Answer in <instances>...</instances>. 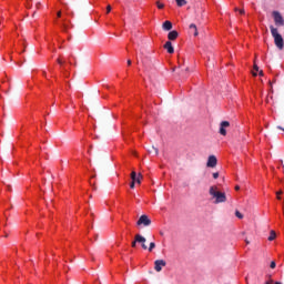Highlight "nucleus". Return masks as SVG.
Instances as JSON below:
<instances>
[{
  "instance_id": "nucleus-7",
  "label": "nucleus",
  "mask_w": 284,
  "mask_h": 284,
  "mask_svg": "<svg viewBox=\"0 0 284 284\" xmlns=\"http://www.w3.org/2000/svg\"><path fill=\"white\" fill-rule=\"evenodd\" d=\"M131 180L135 183H138V185H141V181L143 180V175L141 173H139L136 175V173L134 171L131 172Z\"/></svg>"
},
{
  "instance_id": "nucleus-35",
  "label": "nucleus",
  "mask_w": 284,
  "mask_h": 284,
  "mask_svg": "<svg viewBox=\"0 0 284 284\" xmlns=\"http://www.w3.org/2000/svg\"><path fill=\"white\" fill-rule=\"evenodd\" d=\"M258 74H260V77H263V70H261Z\"/></svg>"
},
{
  "instance_id": "nucleus-38",
  "label": "nucleus",
  "mask_w": 284,
  "mask_h": 284,
  "mask_svg": "<svg viewBox=\"0 0 284 284\" xmlns=\"http://www.w3.org/2000/svg\"><path fill=\"white\" fill-rule=\"evenodd\" d=\"M253 77H257V73H256V72H253Z\"/></svg>"
},
{
  "instance_id": "nucleus-13",
  "label": "nucleus",
  "mask_w": 284,
  "mask_h": 284,
  "mask_svg": "<svg viewBox=\"0 0 284 284\" xmlns=\"http://www.w3.org/2000/svg\"><path fill=\"white\" fill-rule=\"evenodd\" d=\"M162 28H163V30L170 31V30H172V23L170 21H165L162 24Z\"/></svg>"
},
{
  "instance_id": "nucleus-36",
  "label": "nucleus",
  "mask_w": 284,
  "mask_h": 284,
  "mask_svg": "<svg viewBox=\"0 0 284 284\" xmlns=\"http://www.w3.org/2000/svg\"><path fill=\"white\" fill-rule=\"evenodd\" d=\"M246 245H250V241L245 240Z\"/></svg>"
},
{
  "instance_id": "nucleus-15",
  "label": "nucleus",
  "mask_w": 284,
  "mask_h": 284,
  "mask_svg": "<svg viewBox=\"0 0 284 284\" xmlns=\"http://www.w3.org/2000/svg\"><path fill=\"white\" fill-rule=\"evenodd\" d=\"M274 239H276V232L271 231L270 236H268V241H274Z\"/></svg>"
},
{
  "instance_id": "nucleus-1",
  "label": "nucleus",
  "mask_w": 284,
  "mask_h": 284,
  "mask_svg": "<svg viewBox=\"0 0 284 284\" xmlns=\"http://www.w3.org/2000/svg\"><path fill=\"white\" fill-rule=\"evenodd\" d=\"M209 194L215 199L214 203L219 205V203H225L227 201V196L225 193L217 191L216 186H211L209 190Z\"/></svg>"
},
{
  "instance_id": "nucleus-12",
  "label": "nucleus",
  "mask_w": 284,
  "mask_h": 284,
  "mask_svg": "<svg viewBox=\"0 0 284 284\" xmlns=\"http://www.w3.org/2000/svg\"><path fill=\"white\" fill-rule=\"evenodd\" d=\"M189 30H190L191 34L199 37V28H196V26L194 23H191L189 26Z\"/></svg>"
},
{
  "instance_id": "nucleus-39",
  "label": "nucleus",
  "mask_w": 284,
  "mask_h": 284,
  "mask_svg": "<svg viewBox=\"0 0 284 284\" xmlns=\"http://www.w3.org/2000/svg\"><path fill=\"white\" fill-rule=\"evenodd\" d=\"M71 17H74V12H71Z\"/></svg>"
},
{
  "instance_id": "nucleus-32",
  "label": "nucleus",
  "mask_w": 284,
  "mask_h": 284,
  "mask_svg": "<svg viewBox=\"0 0 284 284\" xmlns=\"http://www.w3.org/2000/svg\"><path fill=\"white\" fill-rule=\"evenodd\" d=\"M57 17L61 18V11H58Z\"/></svg>"
},
{
  "instance_id": "nucleus-4",
  "label": "nucleus",
  "mask_w": 284,
  "mask_h": 284,
  "mask_svg": "<svg viewBox=\"0 0 284 284\" xmlns=\"http://www.w3.org/2000/svg\"><path fill=\"white\" fill-rule=\"evenodd\" d=\"M272 17L274 19L275 26H277V27H283L284 26V19H283V16L281 14V12L273 11Z\"/></svg>"
},
{
  "instance_id": "nucleus-34",
  "label": "nucleus",
  "mask_w": 284,
  "mask_h": 284,
  "mask_svg": "<svg viewBox=\"0 0 284 284\" xmlns=\"http://www.w3.org/2000/svg\"><path fill=\"white\" fill-rule=\"evenodd\" d=\"M235 190H236V191L241 190V186L236 185V186H235Z\"/></svg>"
},
{
  "instance_id": "nucleus-6",
  "label": "nucleus",
  "mask_w": 284,
  "mask_h": 284,
  "mask_svg": "<svg viewBox=\"0 0 284 284\" xmlns=\"http://www.w3.org/2000/svg\"><path fill=\"white\" fill-rule=\"evenodd\" d=\"M226 128H230V122L229 121H222L221 124H220V134L222 136L227 135V130H225Z\"/></svg>"
},
{
  "instance_id": "nucleus-40",
  "label": "nucleus",
  "mask_w": 284,
  "mask_h": 284,
  "mask_svg": "<svg viewBox=\"0 0 284 284\" xmlns=\"http://www.w3.org/2000/svg\"><path fill=\"white\" fill-rule=\"evenodd\" d=\"M275 284H282L281 282H275Z\"/></svg>"
},
{
  "instance_id": "nucleus-17",
  "label": "nucleus",
  "mask_w": 284,
  "mask_h": 284,
  "mask_svg": "<svg viewBox=\"0 0 284 284\" xmlns=\"http://www.w3.org/2000/svg\"><path fill=\"white\" fill-rule=\"evenodd\" d=\"M235 216H236L237 219H243V214H242L241 211H235Z\"/></svg>"
},
{
  "instance_id": "nucleus-42",
  "label": "nucleus",
  "mask_w": 284,
  "mask_h": 284,
  "mask_svg": "<svg viewBox=\"0 0 284 284\" xmlns=\"http://www.w3.org/2000/svg\"><path fill=\"white\" fill-rule=\"evenodd\" d=\"M4 236H6V239H8V234H6Z\"/></svg>"
},
{
  "instance_id": "nucleus-37",
  "label": "nucleus",
  "mask_w": 284,
  "mask_h": 284,
  "mask_svg": "<svg viewBox=\"0 0 284 284\" xmlns=\"http://www.w3.org/2000/svg\"><path fill=\"white\" fill-rule=\"evenodd\" d=\"M185 72H190V68H186V69H185Z\"/></svg>"
},
{
  "instance_id": "nucleus-24",
  "label": "nucleus",
  "mask_w": 284,
  "mask_h": 284,
  "mask_svg": "<svg viewBox=\"0 0 284 284\" xmlns=\"http://www.w3.org/2000/svg\"><path fill=\"white\" fill-rule=\"evenodd\" d=\"M139 242H136V239L131 243V247H136V244H138Z\"/></svg>"
},
{
  "instance_id": "nucleus-27",
  "label": "nucleus",
  "mask_w": 284,
  "mask_h": 284,
  "mask_svg": "<svg viewBox=\"0 0 284 284\" xmlns=\"http://www.w3.org/2000/svg\"><path fill=\"white\" fill-rule=\"evenodd\" d=\"M253 70H255V72H258V65L254 64Z\"/></svg>"
},
{
  "instance_id": "nucleus-20",
  "label": "nucleus",
  "mask_w": 284,
  "mask_h": 284,
  "mask_svg": "<svg viewBox=\"0 0 284 284\" xmlns=\"http://www.w3.org/2000/svg\"><path fill=\"white\" fill-rule=\"evenodd\" d=\"M151 150H153V152H155V155L159 156V149L156 146H152Z\"/></svg>"
},
{
  "instance_id": "nucleus-28",
  "label": "nucleus",
  "mask_w": 284,
  "mask_h": 284,
  "mask_svg": "<svg viewBox=\"0 0 284 284\" xmlns=\"http://www.w3.org/2000/svg\"><path fill=\"white\" fill-rule=\"evenodd\" d=\"M213 179H219V172L213 173Z\"/></svg>"
},
{
  "instance_id": "nucleus-5",
  "label": "nucleus",
  "mask_w": 284,
  "mask_h": 284,
  "mask_svg": "<svg viewBox=\"0 0 284 284\" xmlns=\"http://www.w3.org/2000/svg\"><path fill=\"white\" fill-rule=\"evenodd\" d=\"M165 265H168V262H165V260H156L154 262L155 272H161L163 267H165Z\"/></svg>"
},
{
  "instance_id": "nucleus-45",
  "label": "nucleus",
  "mask_w": 284,
  "mask_h": 284,
  "mask_svg": "<svg viewBox=\"0 0 284 284\" xmlns=\"http://www.w3.org/2000/svg\"><path fill=\"white\" fill-rule=\"evenodd\" d=\"M8 190H10V185L8 186Z\"/></svg>"
},
{
  "instance_id": "nucleus-23",
  "label": "nucleus",
  "mask_w": 284,
  "mask_h": 284,
  "mask_svg": "<svg viewBox=\"0 0 284 284\" xmlns=\"http://www.w3.org/2000/svg\"><path fill=\"white\" fill-rule=\"evenodd\" d=\"M57 62L59 63V65H63V63H64L63 60H61V58H58Z\"/></svg>"
},
{
  "instance_id": "nucleus-2",
  "label": "nucleus",
  "mask_w": 284,
  "mask_h": 284,
  "mask_svg": "<svg viewBox=\"0 0 284 284\" xmlns=\"http://www.w3.org/2000/svg\"><path fill=\"white\" fill-rule=\"evenodd\" d=\"M270 30H271V34L274 39V43H275L276 48L278 50H283V48H284L283 36H281V33H278V29H276L274 26H271Z\"/></svg>"
},
{
  "instance_id": "nucleus-14",
  "label": "nucleus",
  "mask_w": 284,
  "mask_h": 284,
  "mask_svg": "<svg viewBox=\"0 0 284 284\" xmlns=\"http://www.w3.org/2000/svg\"><path fill=\"white\" fill-rule=\"evenodd\" d=\"M175 2L179 8H183V6H187V0H175Z\"/></svg>"
},
{
  "instance_id": "nucleus-11",
  "label": "nucleus",
  "mask_w": 284,
  "mask_h": 284,
  "mask_svg": "<svg viewBox=\"0 0 284 284\" xmlns=\"http://www.w3.org/2000/svg\"><path fill=\"white\" fill-rule=\"evenodd\" d=\"M168 39H169V41H176V39H179V31L173 30V31L169 32Z\"/></svg>"
},
{
  "instance_id": "nucleus-44",
  "label": "nucleus",
  "mask_w": 284,
  "mask_h": 284,
  "mask_svg": "<svg viewBox=\"0 0 284 284\" xmlns=\"http://www.w3.org/2000/svg\"><path fill=\"white\" fill-rule=\"evenodd\" d=\"M149 152H151V153H152V150H149Z\"/></svg>"
},
{
  "instance_id": "nucleus-3",
  "label": "nucleus",
  "mask_w": 284,
  "mask_h": 284,
  "mask_svg": "<svg viewBox=\"0 0 284 284\" xmlns=\"http://www.w3.org/2000/svg\"><path fill=\"white\" fill-rule=\"evenodd\" d=\"M138 227H150L152 220L148 215H141L136 222Z\"/></svg>"
},
{
  "instance_id": "nucleus-21",
  "label": "nucleus",
  "mask_w": 284,
  "mask_h": 284,
  "mask_svg": "<svg viewBox=\"0 0 284 284\" xmlns=\"http://www.w3.org/2000/svg\"><path fill=\"white\" fill-rule=\"evenodd\" d=\"M110 12H112V6L109 4V6L106 7V14H110Z\"/></svg>"
},
{
  "instance_id": "nucleus-43",
  "label": "nucleus",
  "mask_w": 284,
  "mask_h": 284,
  "mask_svg": "<svg viewBox=\"0 0 284 284\" xmlns=\"http://www.w3.org/2000/svg\"><path fill=\"white\" fill-rule=\"evenodd\" d=\"M43 75L45 77V72H43Z\"/></svg>"
},
{
  "instance_id": "nucleus-8",
  "label": "nucleus",
  "mask_w": 284,
  "mask_h": 284,
  "mask_svg": "<svg viewBox=\"0 0 284 284\" xmlns=\"http://www.w3.org/2000/svg\"><path fill=\"white\" fill-rule=\"evenodd\" d=\"M146 241H148V240H146L143 235H141V234H136V235H135V242L142 244V250H148V245H145V242H146Z\"/></svg>"
},
{
  "instance_id": "nucleus-10",
  "label": "nucleus",
  "mask_w": 284,
  "mask_h": 284,
  "mask_svg": "<svg viewBox=\"0 0 284 284\" xmlns=\"http://www.w3.org/2000/svg\"><path fill=\"white\" fill-rule=\"evenodd\" d=\"M164 50H166L169 54H174V47L172 45V41L165 42Z\"/></svg>"
},
{
  "instance_id": "nucleus-30",
  "label": "nucleus",
  "mask_w": 284,
  "mask_h": 284,
  "mask_svg": "<svg viewBox=\"0 0 284 284\" xmlns=\"http://www.w3.org/2000/svg\"><path fill=\"white\" fill-rule=\"evenodd\" d=\"M128 65H132V60L126 61Z\"/></svg>"
},
{
  "instance_id": "nucleus-22",
  "label": "nucleus",
  "mask_w": 284,
  "mask_h": 284,
  "mask_svg": "<svg viewBox=\"0 0 284 284\" xmlns=\"http://www.w3.org/2000/svg\"><path fill=\"white\" fill-rule=\"evenodd\" d=\"M281 194H283V191H277L276 192V196H277L278 201H281Z\"/></svg>"
},
{
  "instance_id": "nucleus-18",
  "label": "nucleus",
  "mask_w": 284,
  "mask_h": 284,
  "mask_svg": "<svg viewBox=\"0 0 284 284\" xmlns=\"http://www.w3.org/2000/svg\"><path fill=\"white\" fill-rule=\"evenodd\" d=\"M156 6L159 8V10H163V8H165V4L161 3V2H156Z\"/></svg>"
},
{
  "instance_id": "nucleus-19",
  "label": "nucleus",
  "mask_w": 284,
  "mask_h": 284,
  "mask_svg": "<svg viewBox=\"0 0 284 284\" xmlns=\"http://www.w3.org/2000/svg\"><path fill=\"white\" fill-rule=\"evenodd\" d=\"M234 10L235 12H240V14H245V9L235 8Z\"/></svg>"
},
{
  "instance_id": "nucleus-33",
  "label": "nucleus",
  "mask_w": 284,
  "mask_h": 284,
  "mask_svg": "<svg viewBox=\"0 0 284 284\" xmlns=\"http://www.w3.org/2000/svg\"><path fill=\"white\" fill-rule=\"evenodd\" d=\"M265 284H273V281L272 280L267 281V282H265Z\"/></svg>"
},
{
  "instance_id": "nucleus-25",
  "label": "nucleus",
  "mask_w": 284,
  "mask_h": 284,
  "mask_svg": "<svg viewBox=\"0 0 284 284\" xmlns=\"http://www.w3.org/2000/svg\"><path fill=\"white\" fill-rule=\"evenodd\" d=\"M276 267V262H271V270H274Z\"/></svg>"
},
{
  "instance_id": "nucleus-41",
  "label": "nucleus",
  "mask_w": 284,
  "mask_h": 284,
  "mask_svg": "<svg viewBox=\"0 0 284 284\" xmlns=\"http://www.w3.org/2000/svg\"><path fill=\"white\" fill-rule=\"evenodd\" d=\"M37 12H33V17H36Z\"/></svg>"
},
{
  "instance_id": "nucleus-16",
  "label": "nucleus",
  "mask_w": 284,
  "mask_h": 284,
  "mask_svg": "<svg viewBox=\"0 0 284 284\" xmlns=\"http://www.w3.org/2000/svg\"><path fill=\"white\" fill-rule=\"evenodd\" d=\"M156 247V244L154 242H151L149 245V252H152Z\"/></svg>"
},
{
  "instance_id": "nucleus-29",
  "label": "nucleus",
  "mask_w": 284,
  "mask_h": 284,
  "mask_svg": "<svg viewBox=\"0 0 284 284\" xmlns=\"http://www.w3.org/2000/svg\"><path fill=\"white\" fill-rule=\"evenodd\" d=\"M41 2H37L36 8L39 10Z\"/></svg>"
},
{
  "instance_id": "nucleus-26",
  "label": "nucleus",
  "mask_w": 284,
  "mask_h": 284,
  "mask_svg": "<svg viewBox=\"0 0 284 284\" xmlns=\"http://www.w3.org/2000/svg\"><path fill=\"white\" fill-rule=\"evenodd\" d=\"M134 185H136V183L132 181L130 184L131 190H134Z\"/></svg>"
},
{
  "instance_id": "nucleus-31",
  "label": "nucleus",
  "mask_w": 284,
  "mask_h": 284,
  "mask_svg": "<svg viewBox=\"0 0 284 284\" xmlns=\"http://www.w3.org/2000/svg\"><path fill=\"white\" fill-rule=\"evenodd\" d=\"M245 282H246V284H250V280L247 276L245 277Z\"/></svg>"
},
{
  "instance_id": "nucleus-9",
  "label": "nucleus",
  "mask_w": 284,
  "mask_h": 284,
  "mask_svg": "<svg viewBox=\"0 0 284 284\" xmlns=\"http://www.w3.org/2000/svg\"><path fill=\"white\" fill-rule=\"evenodd\" d=\"M217 160L214 155H210L206 162L207 168H216Z\"/></svg>"
}]
</instances>
